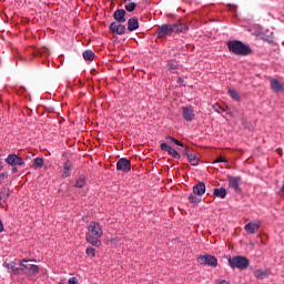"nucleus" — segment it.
<instances>
[{
  "instance_id": "4c0bfd02",
  "label": "nucleus",
  "mask_w": 284,
  "mask_h": 284,
  "mask_svg": "<svg viewBox=\"0 0 284 284\" xmlns=\"http://www.w3.org/2000/svg\"><path fill=\"white\" fill-rule=\"evenodd\" d=\"M11 172H12L13 174H17V172H19V170L14 166V168H12Z\"/></svg>"
},
{
  "instance_id": "2f4dec72",
  "label": "nucleus",
  "mask_w": 284,
  "mask_h": 284,
  "mask_svg": "<svg viewBox=\"0 0 284 284\" xmlns=\"http://www.w3.org/2000/svg\"><path fill=\"white\" fill-rule=\"evenodd\" d=\"M7 268L11 270L12 272H19V268L17 267L14 262L7 264Z\"/></svg>"
},
{
  "instance_id": "423d86ee",
  "label": "nucleus",
  "mask_w": 284,
  "mask_h": 284,
  "mask_svg": "<svg viewBox=\"0 0 284 284\" xmlns=\"http://www.w3.org/2000/svg\"><path fill=\"white\" fill-rule=\"evenodd\" d=\"M30 261L31 260H22L20 263V270L28 276H37V274H39V265L31 264Z\"/></svg>"
},
{
  "instance_id": "c756f323",
  "label": "nucleus",
  "mask_w": 284,
  "mask_h": 284,
  "mask_svg": "<svg viewBox=\"0 0 284 284\" xmlns=\"http://www.w3.org/2000/svg\"><path fill=\"white\" fill-rule=\"evenodd\" d=\"M75 187H85V178L81 176L75 181Z\"/></svg>"
},
{
  "instance_id": "20e7f679",
  "label": "nucleus",
  "mask_w": 284,
  "mask_h": 284,
  "mask_svg": "<svg viewBox=\"0 0 284 284\" xmlns=\"http://www.w3.org/2000/svg\"><path fill=\"white\" fill-rule=\"evenodd\" d=\"M229 264L233 270H247L250 267V260L245 256L235 255L229 258Z\"/></svg>"
},
{
  "instance_id": "dca6fc26",
  "label": "nucleus",
  "mask_w": 284,
  "mask_h": 284,
  "mask_svg": "<svg viewBox=\"0 0 284 284\" xmlns=\"http://www.w3.org/2000/svg\"><path fill=\"white\" fill-rule=\"evenodd\" d=\"M134 30H139V18L132 17L128 20V31L134 32Z\"/></svg>"
},
{
  "instance_id": "ddd939ff",
  "label": "nucleus",
  "mask_w": 284,
  "mask_h": 284,
  "mask_svg": "<svg viewBox=\"0 0 284 284\" xmlns=\"http://www.w3.org/2000/svg\"><path fill=\"white\" fill-rule=\"evenodd\" d=\"M261 229V221L250 222L244 226L245 232L247 234H256Z\"/></svg>"
},
{
  "instance_id": "aec40b11",
  "label": "nucleus",
  "mask_w": 284,
  "mask_h": 284,
  "mask_svg": "<svg viewBox=\"0 0 284 284\" xmlns=\"http://www.w3.org/2000/svg\"><path fill=\"white\" fill-rule=\"evenodd\" d=\"M82 57H83L84 61H94L95 54L93 53L92 50H85L82 53Z\"/></svg>"
},
{
  "instance_id": "f704fd0d",
  "label": "nucleus",
  "mask_w": 284,
  "mask_h": 284,
  "mask_svg": "<svg viewBox=\"0 0 284 284\" xmlns=\"http://www.w3.org/2000/svg\"><path fill=\"white\" fill-rule=\"evenodd\" d=\"M214 163H227V160H225L223 156H220L216 160H214Z\"/></svg>"
},
{
  "instance_id": "0eeeda50",
  "label": "nucleus",
  "mask_w": 284,
  "mask_h": 284,
  "mask_svg": "<svg viewBox=\"0 0 284 284\" xmlns=\"http://www.w3.org/2000/svg\"><path fill=\"white\" fill-rule=\"evenodd\" d=\"M197 263L200 265H209L210 267H216L219 265V260L210 254L197 256Z\"/></svg>"
},
{
  "instance_id": "412c9836",
  "label": "nucleus",
  "mask_w": 284,
  "mask_h": 284,
  "mask_svg": "<svg viewBox=\"0 0 284 284\" xmlns=\"http://www.w3.org/2000/svg\"><path fill=\"white\" fill-rule=\"evenodd\" d=\"M8 199H10V189H3L0 192V201H3V203H6V201H8Z\"/></svg>"
},
{
  "instance_id": "f3484780",
  "label": "nucleus",
  "mask_w": 284,
  "mask_h": 284,
  "mask_svg": "<svg viewBox=\"0 0 284 284\" xmlns=\"http://www.w3.org/2000/svg\"><path fill=\"white\" fill-rule=\"evenodd\" d=\"M271 88L274 92H283V83L276 79L271 80Z\"/></svg>"
},
{
  "instance_id": "b1692460",
  "label": "nucleus",
  "mask_w": 284,
  "mask_h": 284,
  "mask_svg": "<svg viewBox=\"0 0 284 284\" xmlns=\"http://www.w3.org/2000/svg\"><path fill=\"white\" fill-rule=\"evenodd\" d=\"M166 140L170 141V143H174L175 145H179L180 148H185V144H183V142L176 140V138L168 135Z\"/></svg>"
},
{
  "instance_id": "a211bd4d",
  "label": "nucleus",
  "mask_w": 284,
  "mask_h": 284,
  "mask_svg": "<svg viewBox=\"0 0 284 284\" xmlns=\"http://www.w3.org/2000/svg\"><path fill=\"white\" fill-rule=\"evenodd\" d=\"M213 195L219 199H225L227 196V190L225 187L214 189Z\"/></svg>"
},
{
  "instance_id": "473e14b6",
  "label": "nucleus",
  "mask_w": 284,
  "mask_h": 284,
  "mask_svg": "<svg viewBox=\"0 0 284 284\" xmlns=\"http://www.w3.org/2000/svg\"><path fill=\"white\" fill-rule=\"evenodd\" d=\"M191 154H192V152H191L190 148L185 146V149L183 151V156H186V159H189Z\"/></svg>"
},
{
  "instance_id": "2eb2a0df",
  "label": "nucleus",
  "mask_w": 284,
  "mask_h": 284,
  "mask_svg": "<svg viewBox=\"0 0 284 284\" xmlns=\"http://www.w3.org/2000/svg\"><path fill=\"white\" fill-rule=\"evenodd\" d=\"M229 185L234 190V192H241V178H230Z\"/></svg>"
},
{
  "instance_id": "cd10ccee",
  "label": "nucleus",
  "mask_w": 284,
  "mask_h": 284,
  "mask_svg": "<svg viewBox=\"0 0 284 284\" xmlns=\"http://www.w3.org/2000/svg\"><path fill=\"white\" fill-rule=\"evenodd\" d=\"M85 254L87 256L94 258V256H97V250L94 247H87Z\"/></svg>"
},
{
  "instance_id": "6e6552de",
  "label": "nucleus",
  "mask_w": 284,
  "mask_h": 284,
  "mask_svg": "<svg viewBox=\"0 0 284 284\" xmlns=\"http://www.w3.org/2000/svg\"><path fill=\"white\" fill-rule=\"evenodd\" d=\"M116 170L118 172H124L125 174H128V172L132 170V162H130V160H128L126 158H121L116 162Z\"/></svg>"
},
{
  "instance_id": "bb28decb",
  "label": "nucleus",
  "mask_w": 284,
  "mask_h": 284,
  "mask_svg": "<svg viewBox=\"0 0 284 284\" xmlns=\"http://www.w3.org/2000/svg\"><path fill=\"white\" fill-rule=\"evenodd\" d=\"M125 11L126 12H134V10H136V3L135 2H129L128 4H125Z\"/></svg>"
},
{
  "instance_id": "9d476101",
  "label": "nucleus",
  "mask_w": 284,
  "mask_h": 284,
  "mask_svg": "<svg viewBox=\"0 0 284 284\" xmlns=\"http://www.w3.org/2000/svg\"><path fill=\"white\" fill-rule=\"evenodd\" d=\"M182 116L184 121H187V122L194 121V116H196V114L194 113V106L192 105L183 106Z\"/></svg>"
},
{
  "instance_id": "e433bc0d",
  "label": "nucleus",
  "mask_w": 284,
  "mask_h": 284,
  "mask_svg": "<svg viewBox=\"0 0 284 284\" xmlns=\"http://www.w3.org/2000/svg\"><path fill=\"white\" fill-rule=\"evenodd\" d=\"M216 284H230V282H227L225 280H217Z\"/></svg>"
},
{
  "instance_id": "f03ea898",
  "label": "nucleus",
  "mask_w": 284,
  "mask_h": 284,
  "mask_svg": "<svg viewBox=\"0 0 284 284\" xmlns=\"http://www.w3.org/2000/svg\"><path fill=\"white\" fill-rule=\"evenodd\" d=\"M189 28L185 24L173 23L168 24L164 23L156 29L158 39H166V37H172L174 32H187Z\"/></svg>"
},
{
  "instance_id": "f8f14e48",
  "label": "nucleus",
  "mask_w": 284,
  "mask_h": 284,
  "mask_svg": "<svg viewBox=\"0 0 284 284\" xmlns=\"http://www.w3.org/2000/svg\"><path fill=\"white\" fill-rule=\"evenodd\" d=\"M160 148H161L162 152H168V154L170 156H172L173 159H181V154L179 153V151L174 150L168 143H162L160 145Z\"/></svg>"
},
{
  "instance_id": "58836bf2",
  "label": "nucleus",
  "mask_w": 284,
  "mask_h": 284,
  "mask_svg": "<svg viewBox=\"0 0 284 284\" xmlns=\"http://www.w3.org/2000/svg\"><path fill=\"white\" fill-rule=\"evenodd\" d=\"M1 232H3V222H1V220H0V234H1Z\"/></svg>"
},
{
  "instance_id": "4468645a",
  "label": "nucleus",
  "mask_w": 284,
  "mask_h": 284,
  "mask_svg": "<svg viewBox=\"0 0 284 284\" xmlns=\"http://www.w3.org/2000/svg\"><path fill=\"white\" fill-rule=\"evenodd\" d=\"M113 19L118 23H125V10L124 9H118L113 12Z\"/></svg>"
},
{
  "instance_id": "a19ab883",
  "label": "nucleus",
  "mask_w": 284,
  "mask_h": 284,
  "mask_svg": "<svg viewBox=\"0 0 284 284\" xmlns=\"http://www.w3.org/2000/svg\"><path fill=\"white\" fill-rule=\"evenodd\" d=\"M128 1L132 3V0H123L124 3H128Z\"/></svg>"
},
{
  "instance_id": "9b49d317",
  "label": "nucleus",
  "mask_w": 284,
  "mask_h": 284,
  "mask_svg": "<svg viewBox=\"0 0 284 284\" xmlns=\"http://www.w3.org/2000/svg\"><path fill=\"white\" fill-rule=\"evenodd\" d=\"M6 163H8V165H12L13 168L17 165H26V161H23L17 154H9L6 159Z\"/></svg>"
},
{
  "instance_id": "1a4fd4ad",
  "label": "nucleus",
  "mask_w": 284,
  "mask_h": 284,
  "mask_svg": "<svg viewBox=\"0 0 284 284\" xmlns=\"http://www.w3.org/2000/svg\"><path fill=\"white\" fill-rule=\"evenodd\" d=\"M124 22H112L109 27V30L113 33V34H125L128 28L125 27V24H123Z\"/></svg>"
},
{
  "instance_id": "79ce46f5",
  "label": "nucleus",
  "mask_w": 284,
  "mask_h": 284,
  "mask_svg": "<svg viewBox=\"0 0 284 284\" xmlns=\"http://www.w3.org/2000/svg\"><path fill=\"white\" fill-rule=\"evenodd\" d=\"M3 170V165L0 164V172Z\"/></svg>"
},
{
  "instance_id": "c9c22d12",
  "label": "nucleus",
  "mask_w": 284,
  "mask_h": 284,
  "mask_svg": "<svg viewBox=\"0 0 284 284\" xmlns=\"http://www.w3.org/2000/svg\"><path fill=\"white\" fill-rule=\"evenodd\" d=\"M69 284H79V280L77 277H70Z\"/></svg>"
},
{
  "instance_id": "393cba45",
  "label": "nucleus",
  "mask_w": 284,
  "mask_h": 284,
  "mask_svg": "<svg viewBox=\"0 0 284 284\" xmlns=\"http://www.w3.org/2000/svg\"><path fill=\"white\" fill-rule=\"evenodd\" d=\"M189 163H191V165H199V156H196V154H190L187 158Z\"/></svg>"
},
{
  "instance_id": "4be33fe9",
  "label": "nucleus",
  "mask_w": 284,
  "mask_h": 284,
  "mask_svg": "<svg viewBox=\"0 0 284 284\" xmlns=\"http://www.w3.org/2000/svg\"><path fill=\"white\" fill-rule=\"evenodd\" d=\"M213 110H214V112H217V114H223V112H226V114H230V111H229L227 106L223 108L219 104H214Z\"/></svg>"
},
{
  "instance_id": "72a5a7b5",
  "label": "nucleus",
  "mask_w": 284,
  "mask_h": 284,
  "mask_svg": "<svg viewBox=\"0 0 284 284\" xmlns=\"http://www.w3.org/2000/svg\"><path fill=\"white\" fill-rule=\"evenodd\" d=\"M8 179V172H3L0 174V185H2L3 181Z\"/></svg>"
},
{
  "instance_id": "7ed1b4c3",
  "label": "nucleus",
  "mask_w": 284,
  "mask_h": 284,
  "mask_svg": "<svg viewBox=\"0 0 284 284\" xmlns=\"http://www.w3.org/2000/svg\"><path fill=\"white\" fill-rule=\"evenodd\" d=\"M226 45L229 48V52L236 57H248V54H252V48L243 43L241 40H231Z\"/></svg>"
},
{
  "instance_id": "a878e982",
  "label": "nucleus",
  "mask_w": 284,
  "mask_h": 284,
  "mask_svg": "<svg viewBox=\"0 0 284 284\" xmlns=\"http://www.w3.org/2000/svg\"><path fill=\"white\" fill-rule=\"evenodd\" d=\"M70 170H71L70 162L67 161V162L64 163V171H63V173H62V176H63L64 179L68 178V176H70Z\"/></svg>"
},
{
  "instance_id": "c85d7f7f",
  "label": "nucleus",
  "mask_w": 284,
  "mask_h": 284,
  "mask_svg": "<svg viewBox=\"0 0 284 284\" xmlns=\"http://www.w3.org/2000/svg\"><path fill=\"white\" fill-rule=\"evenodd\" d=\"M43 165H44L43 158H36L34 159V166L36 168L41 169V168H43Z\"/></svg>"
},
{
  "instance_id": "ea45409f",
  "label": "nucleus",
  "mask_w": 284,
  "mask_h": 284,
  "mask_svg": "<svg viewBox=\"0 0 284 284\" xmlns=\"http://www.w3.org/2000/svg\"><path fill=\"white\" fill-rule=\"evenodd\" d=\"M185 80L183 78L178 79V83H184Z\"/></svg>"
},
{
  "instance_id": "6ab92c4d",
  "label": "nucleus",
  "mask_w": 284,
  "mask_h": 284,
  "mask_svg": "<svg viewBox=\"0 0 284 284\" xmlns=\"http://www.w3.org/2000/svg\"><path fill=\"white\" fill-rule=\"evenodd\" d=\"M254 276L255 278L263 280V278H267V276H270V273H267V271H264V270H256L254 272Z\"/></svg>"
},
{
  "instance_id": "7c9ffc66",
  "label": "nucleus",
  "mask_w": 284,
  "mask_h": 284,
  "mask_svg": "<svg viewBox=\"0 0 284 284\" xmlns=\"http://www.w3.org/2000/svg\"><path fill=\"white\" fill-rule=\"evenodd\" d=\"M168 68L170 70H176L179 68V62L176 60H171L168 63Z\"/></svg>"
},
{
  "instance_id": "f257e3e1",
  "label": "nucleus",
  "mask_w": 284,
  "mask_h": 284,
  "mask_svg": "<svg viewBox=\"0 0 284 284\" xmlns=\"http://www.w3.org/2000/svg\"><path fill=\"white\" fill-rule=\"evenodd\" d=\"M101 236H103V226L99 222H91L85 235L87 243L94 247H101Z\"/></svg>"
},
{
  "instance_id": "39448f33",
  "label": "nucleus",
  "mask_w": 284,
  "mask_h": 284,
  "mask_svg": "<svg viewBox=\"0 0 284 284\" xmlns=\"http://www.w3.org/2000/svg\"><path fill=\"white\" fill-rule=\"evenodd\" d=\"M205 194V183L199 182L193 186V194L189 195V201L191 203H201V196Z\"/></svg>"
},
{
  "instance_id": "5701e85b",
  "label": "nucleus",
  "mask_w": 284,
  "mask_h": 284,
  "mask_svg": "<svg viewBox=\"0 0 284 284\" xmlns=\"http://www.w3.org/2000/svg\"><path fill=\"white\" fill-rule=\"evenodd\" d=\"M229 94L234 101H241V95L234 89H229Z\"/></svg>"
}]
</instances>
